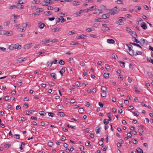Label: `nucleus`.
<instances>
[{
	"instance_id": "nucleus-7",
	"label": "nucleus",
	"mask_w": 153,
	"mask_h": 153,
	"mask_svg": "<svg viewBox=\"0 0 153 153\" xmlns=\"http://www.w3.org/2000/svg\"><path fill=\"white\" fill-rule=\"evenodd\" d=\"M42 42L43 43H47L51 42V40L50 39H44L42 40Z\"/></svg>"
},
{
	"instance_id": "nucleus-63",
	"label": "nucleus",
	"mask_w": 153,
	"mask_h": 153,
	"mask_svg": "<svg viewBox=\"0 0 153 153\" xmlns=\"http://www.w3.org/2000/svg\"><path fill=\"white\" fill-rule=\"evenodd\" d=\"M129 66V68L130 69V70H132L133 69V66L131 64H130Z\"/></svg>"
},
{
	"instance_id": "nucleus-19",
	"label": "nucleus",
	"mask_w": 153,
	"mask_h": 153,
	"mask_svg": "<svg viewBox=\"0 0 153 153\" xmlns=\"http://www.w3.org/2000/svg\"><path fill=\"white\" fill-rule=\"evenodd\" d=\"M137 151L138 153H143L142 149L140 148H137Z\"/></svg>"
},
{
	"instance_id": "nucleus-30",
	"label": "nucleus",
	"mask_w": 153,
	"mask_h": 153,
	"mask_svg": "<svg viewBox=\"0 0 153 153\" xmlns=\"http://www.w3.org/2000/svg\"><path fill=\"white\" fill-rule=\"evenodd\" d=\"M107 115L108 118H109V119H108V120L111 121L112 120V118L111 117H110L111 115V114L110 113H108L107 114Z\"/></svg>"
},
{
	"instance_id": "nucleus-28",
	"label": "nucleus",
	"mask_w": 153,
	"mask_h": 153,
	"mask_svg": "<svg viewBox=\"0 0 153 153\" xmlns=\"http://www.w3.org/2000/svg\"><path fill=\"white\" fill-rule=\"evenodd\" d=\"M39 113L42 116H45L46 114L45 112L43 111H41L39 112Z\"/></svg>"
},
{
	"instance_id": "nucleus-26",
	"label": "nucleus",
	"mask_w": 153,
	"mask_h": 153,
	"mask_svg": "<svg viewBox=\"0 0 153 153\" xmlns=\"http://www.w3.org/2000/svg\"><path fill=\"white\" fill-rule=\"evenodd\" d=\"M17 8L19 9H22L24 8V6L22 5H18L17 6Z\"/></svg>"
},
{
	"instance_id": "nucleus-15",
	"label": "nucleus",
	"mask_w": 153,
	"mask_h": 153,
	"mask_svg": "<svg viewBox=\"0 0 153 153\" xmlns=\"http://www.w3.org/2000/svg\"><path fill=\"white\" fill-rule=\"evenodd\" d=\"M57 115L61 117H64L65 114L63 112H58L57 114Z\"/></svg>"
},
{
	"instance_id": "nucleus-6",
	"label": "nucleus",
	"mask_w": 153,
	"mask_h": 153,
	"mask_svg": "<svg viewBox=\"0 0 153 153\" xmlns=\"http://www.w3.org/2000/svg\"><path fill=\"white\" fill-rule=\"evenodd\" d=\"M25 59H26V58H21L17 60V62L18 63H20L22 62L23 61H25Z\"/></svg>"
},
{
	"instance_id": "nucleus-17",
	"label": "nucleus",
	"mask_w": 153,
	"mask_h": 153,
	"mask_svg": "<svg viewBox=\"0 0 153 153\" xmlns=\"http://www.w3.org/2000/svg\"><path fill=\"white\" fill-rule=\"evenodd\" d=\"M145 40L144 39H141L140 41H139V42L141 45H142L145 43Z\"/></svg>"
},
{
	"instance_id": "nucleus-24",
	"label": "nucleus",
	"mask_w": 153,
	"mask_h": 153,
	"mask_svg": "<svg viewBox=\"0 0 153 153\" xmlns=\"http://www.w3.org/2000/svg\"><path fill=\"white\" fill-rule=\"evenodd\" d=\"M139 131L140 133L139 135L141 136L142 134V133L144 132V130L142 128L139 129Z\"/></svg>"
},
{
	"instance_id": "nucleus-45",
	"label": "nucleus",
	"mask_w": 153,
	"mask_h": 153,
	"mask_svg": "<svg viewBox=\"0 0 153 153\" xmlns=\"http://www.w3.org/2000/svg\"><path fill=\"white\" fill-rule=\"evenodd\" d=\"M116 1L118 4H122L123 3V1L121 0H117Z\"/></svg>"
},
{
	"instance_id": "nucleus-58",
	"label": "nucleus",
	"mask_w": 153,
	"mask_h": 153,
	"mask_svg": "<svg viewBox=\"0 0 153 153\" xmlns=\"http://www.w3.org/2000/svg\"><path fill=\"white\" fill-rule=\"evenodd\" d=\"M101 96L102 97H105V93L104 92H102L101 93Z\"/></svg>"
},
{
	"instance_id": "nucleus-49",
	"label": "nucleus",
	"mask_w": 153,
	"mask_h": 153,
	"mask_svg": "<svg viewBox=\"0 0 153 153\" xmlns=\"http://www.w3.org/2000/svg\"><path fill=\"white\" fill-rule=\"evenodd\" d=\"M86 30L87 32H91L93 31L92 29L91 28H88L86 29Z\"/></svg>"
},
{
	"instance_id": "nucleus-36",
	"label": "nucleus",
	"mask_w": 153,
	"mask_h": 153,
	"mask_svg": "<svg viewBox=\"0 0 153 153\" xmlns=\"http://www.w3.org/2000/svg\"><path fill=\"white\" fill-rule=\"evenodd\" d=\"M148 74L151 78L153 77V74L151 72H148Z\"/></svg>"
},
{
	"instance_id": "nucleus-59",
	"label": "nucleus",
	"mask_w": 153,
	"mask_h": 153,
	"mask_svg": "<svg viewBox=\"0 0 153 153\" xmlns=\"http://www.w3.org/2000/svg\"><path fill=\"white\" fill-rule=\"evenodd\" d=\"M25 120V119L23 117H21L20 121H24Z\"/></svg>"
},
{
	"instance_id": "nucleus-53",
	"label": "nucleus",
	"mask_w": 153,
	"mask_h": 153,
	"mask_svg": "<svg viewBox=\"0 0 153 153\" xmlns=\"http://www.w3.org/2000/svg\"><path fill=\"white\" fill-rule=\"evenodd\" d=\"M127 136L128 137L130 138H131L132 137L131 133H128L127 134Z\"/></svg>"
},
{
	"instance_id": "nucleus-11",
	"label": "nucleus",
	"mask_w": 153,
	"mask_h": 153,
	"mask_svg": "<svg viewBox=\"0 0 153 153\" xmlns=\"http://www.w3.org/2000/svg\"><path fill=\"white\" fill-rule=\"evenodd\" d=\"M65 69H66V68L65 67L62 68L61 69V70L60 71H59V72L60 74L62 76H63V74L62 72H65Z\"/></svg>"
},
{
	"instance_id": "nucleus-8",
	"label": "nucleus",
	"mask_w": 153,
	"mask_h": 153,
	"mask_svg": "<svg viewBox=\"0 0 153 153\" xmlns=\"http://www.w3.org/2000/svg\"><path fill=\"white\" fill-rule=\"evenodd\" d=\"M14 48L16 49H19L21 48V46L20 45H19L18 44H15L14 45Z\"/></svg>"
},
{
	"instance_id": "nucleus-25",
	"label": "nucleus",
	"mask_w": 153,
	"mask_h": 153,
	"mask_svg": "<svg viewBox=\"0 0 153 153\" xmlns=\"http://www.w3.org/2000/svg\"><path fill=\"white\" fill-rule=\"evenodd\" d=\"M131 34L133 36V38H136V37H137V34L135 32H132Z\"/></svg>"
},
{
	"instance_id": "nucleus-18",
	"label": "nucleus",
	"mask_w": 153,
	"mask_h": 153,
	"mask_svg": "<svg viewBox=\"0 0 153 153\" xmlns=\"http://www.w3.org/2000/svg\"><path fill=\"white\" fill-rule=\"evenodd\" d=\"M44 14L47 16H48L49 15H52L53 14V13L49 11L48 12H44Z\"/></svg>"
},
{
	"instance_id": "nucleus-1",
	"label": "nucleus",
	"mask_w": 153,
	"mask_h": 153,
	"mask_svg": "<svg viewBox=\"0 0 153 153\" xmlns=\"http://www.w3.org/2000/svg\"><path fill=\"white\" fill-rule=\"evenodd\" d=\"M117 7H115L111 10L109 9H106V12H107V13L111 15H115L118 13L119 11V10H117Z\"/></svg>"
},
{
	"instance_id": "nucleus-61",
	"label": "nucleus",
	"mask_w": 153,
	"mask_h": 153,
	"mask_svg": "<svg viewBox=\"0 0 153 153\" xmlns=\"http://www.w3.org/2000/svg\"><path fill=\"white\" fill-rule=\"evenodd\" d=\"M100 128H97V129H96V132L97 134H98V133L100 131Z\"/></svg>"
},
{
	"instance_id": "nucleus-2",
	"label": "nucleus",
	"mask_w": 153,
	"mask_h": 153,
	"mask_svg": "<svg viewBox=\"0 0 153 153\" xmlns=\"http://www.w3.org/2000/svg\"><path fill=\"white\" fill-rule=\"evenodd\" d=\"M129 50V54L133 56L134 55V53L133 50L132 49V46L131 45L127 44Z\"/></svg>"
},
{
	"instance_id": "nucleus-37",
	"label": "nucleus",
	"mask_w": 153,
	"mask_h": 153,
	"mask_svg": "<svg viewBox=\"0 0 153 153\" xmlns=\"http://www.w3.org/2000/svg\"><path fill=\"white\" fill-rule=\"evenodd\" d=\"M47 64L48 66L51 67L53 64V63L52 61H51V62L48 61L47 63Z\"/></svg>"
},
{
	"instance_id": "nucleus-3",
	"label": "nucleus",
	"mask_w": 153,
	"mask_h": 153,
	"mask_svg": "<svg viewBox=\"0 0 153 153\" xmlns=\"http://www.w3.org/2000/svg\"><path fill=\"white\" fill-rule=\"evenodd\" d=\"M12 34V33L11 31L10 32L7 31L3 30H0V34L2 35H6L7 36H10Z\"/></svg>"
},
{
	"instance_id": "nucleus-39",
	"label": "nucleus",
	"mask_w": 153,
	"mask_h": 153,
	"mask_svg": "<svg viewBox=\"0 0 153 153\" xmlns=\"http://www.w3.org/2000/svg\"><path fill=\"white\" fill-rule=\"evenodd\" d=\"M15 8H17V6L15 5L11 6L10 7V10H12Z\"/></svg>"
},
{
	"instance_id": "nucleus-42",
	"label": "nucleus",
	"mask_w": 153,
	"mask_h": 153,
	"mask_svg": "<svg viewBox=\"0 0 153 153\" xmlns=\"http://www.w3.org/2000/svg\"><path fill=\"white\" fill-rule=\"evenodd\" d=\"M79 44L78 42H72L71 43V44L72 45H76Z\"/></svg>"
},
{
	"instance_id": "nucleus-16",
	"label": "nucleus",
	"mask_w": 153,
	"mask_h": 153,
	"mask_svg": "<svg viewBox=\"0 0 153 153\" xmlns=\"http://www.w3.org/2000/svg\"><path fill=\"white\" fill-rule=\"evenodd\" d=\"M38 24L39 27L41 29H42L45 26L44 24L42 22L39 23Z\"/></svg>"
},
{
	"instance_id": "nucleus-20",
	"label": "nucleus",
	"mask_w": 153,
	"mask_h": 153,
	"mask_svg": "<svg viewBox=\"0 0 153 153\" xmlns=\"http://www.w3.org/2000/svg\"><path fill=\"white\" fill-rule=\"evenodd\" d=\"M119 62L120 64V65L122 67L124 68L125 66V63L121 61H119Z\"/></svg>"
},
{
	"instance_id": "nucleus-40",
	"label": "nucleus",
	"mask_w": 153,
	"mask_h": 153,
	"mask_svg": "<svg viewBox=\"0 0 153 153\" xmlns=\"http://www.w3.org/2000/svg\"><path fill=\"white\" fill-rule=\"evenodd\" d=\"M67 127L68 128H71L72 129H74L75 128L76 126H71V125H69V124H68L67 126Z\"/></svg>"
},
{
	"instance_id": "nucleus-10",
	"label": "nucleus",
	"mask_w": 153,
	"mask_h": 153,
	"mask_svg": "<svg viewBox=\"0 0 153 153\" xmlns=\"http://www.w3.org/2000/svg\"><path fill=\"white\" fill-rule=\"evenodd\" d=\"M141 27L144 30H146L147 28L146 24L144 22H143L142 23Z\"/></svg>"
},
{
	"instance_id": "nucleus-47",
	"label": "nucleus",
	"mask_w": 153,
	"mask_h": 153,
	"mask_svg": "<svg viewBox=\"0 0 153 153\" xmlns=\"http://www.w3.org/2000/svg\"><path fill=\"white\" fill-rule=\"evenodd\" d=\"M135 7L136 8V10H140L141 9V7L138 6H136Z\"/></svg>"
},
{
	"instance_id": "nucleus-31",
	"label": "nucleus",
	"mask_w": 153,
	"mask_h": 153,
	"mask_svg": "<svg viewBox=\"0 0 153 153\" xmlns=\"http://www.w3.org/2000/svg\"><path fill=\"white\" fill-rule=\"evenodd\" d=\"M132 142L133 143L135 144H137L138 143V141L136 139L132 138L131 139Z\"/></svg>"
},
{
	"instance_id": "nucleus-55",
	"label": "nucleus",
	"mask_w": 153,
	"mask_h": 153,
	"mask_svg": "<svg viewBox=\"0 0 153 153\" xmlns=\"http://www.w3.org/2000/svg\"><path fill=\"white\" fill-rule=\"evenodd\" d=\"M57 61L56 59H54L53 61H52L53 63L56 64L57 63Z\"/></svg>"
},
{
	"instance_id": "nucleus-57",
	"label": "nucleus",
	"mask_w": 153,
	"mask_h": 153,
	"mask_svg": "<svg viewBox=\"0 0 153 153\" xmlns=\"http://www.w3.org/2000/svg\"><path fill=\"white\" fill-rule=\"evenodd\" d=\"M45 53V52H41L39 53H37L36 54H37V56H39L41 54H44Z\"/></svg>"
},
{
	"instance_id": "nucleus-35",
	"label": "nucleus",
	"mask_w": 153,
	"mask_h": 153,
	"mask_svg": "<svg viewBox=\"0 0 153 153\" xmlns=\"http://www.w3.org/2000/svg\"><path fill=\"white\" fill-rule=\"evenodd\" d=\"M147 61L148 62H151L152 64H153V62L152 59H151V58H147Z\"/></svg>"
},
{
	"instance_id": "nucleus-23",
	"label": "nucleus",
	"mask_w": 153,
	"mask_h": 153,
	"mask_svg": "<svg viewBox=\"0 0 153 153\" xmlns=\"http://www.w3.org/2000/svg\"><path fill=\"white\" fill-rule=\"evenodd\" d=\"M25 145V143L24 142H22L21 145V146L19 148L21 150H22L23 148L24 147Z\"/></svg>"
},
{
	"instance_id": "nucleus-48",
	"label": "nucleus",
	"mask_w": 153,
	"mask_h": 153,
	"mask_svg": "<svg viewBox=\"0 0 153 153\" xmlns=\"http://www.w3.org/2000/svg\"><path fill=\"white\" fill-rule=\"evenodd\" d=\"M56 24H57L60 22L61 19L60 18H56Z\"/></svg>"
},
{
	"instance_id": "nucleus-50",
	"label": "nucleus",
	"mask_w": 153,
	"mask_h": 153,
	"mask_svg": "<svg viewBox=\"0 0 153 153\" xmlns=\"http://www.w3.org/2000/svg\"><path fill=\"white\" fill-rule=\"evenodd\" d=\"M13 16L15 19L18 18L19 17V15H13Z\"/></svg>"
},
{
	"instance_id": "nucleus-64",
	"label": "nucleus",
	"mask_w": 153,
	"mask_h": 153,
	"mask_svg": "<svg viewBox=\"0 0 153 153\" xmlns=\"http://www.w3.org/2000/svg\"><path fill=\"white\" fill-rule=\"evenodd\" d=\"M110 69V67L108 65H106V69L108 70Z\"/></svg>"
},
{
	"instance_id": "nucleus-62",
	"label": "nucleus",
	"mask_w": 153,
	"mask_h": 153,
	"mask_svg": "<svg viewBox=\"0 0 153 153\" xmlns=\"http://www.w3.org/2000/svg\"><path fill=\"white\" fill-rule=\"evenodd\" d=\"M75 85L78 87H79L80 85V83L79 82H75Z\"/></svg>"
},
{
	"instance_id": "nucleus-38",
	"label": "nucleus",
	"mask_w": 153,
	"mask_h": 153,
	"mask_svg": "<svg viewBox=\"0 0 153 153\" xmlns=\"http://www.w3.org/2000/svg\"><path fill=\"white\" fill-rule=\"evenodd\" d=\"M48 115L49 116H51V117H53L54 116V114L53 113L49 112Z\"/></svg>"
},
{
	"instance_id": "nucleus-13",
	"label": "nucleus",
	"mask_w": 153,
	"mask_h": 153,
	"mask_svg": "<svg viewBox=\"0 0 153 153\" xmlns=\"http://www.w3.org/2000/svg\"><path fill=\"white\" fill-rule=\"evenodd\" d=\"M80 2L79 1H75L73 2V4L74 6H77L80 4Z\"/></svg>"
},
{
	"instance_id": "nucleus-32",
	"label": "nucleus",
	"mask_w": 153,
	"mask_h": 153,
	"mask_svg": "<svg viewBox=\"0 0 153 153\" xmlns=\"http://www.w3.org/2000/svg\"><path fill=\"white\" fill-rule=\"evenodd\" d=\"M85 145L86 146H91V145L90 144V142L89 141H87L85 143Z\"/></svg>"
},
{
	"instance_id": "nucleus-9",
	"label": "nucleus",
	"mask_w": 153,
	"mask_h": 153,
	"mask_svg": "<svg viewBox=\"0 0 153 153\" xmlns=\"http://www.w3.org/2000/svg\"><path fill=\"white\" fill-rule=\"evenodd\" d=\"M34 111H35L33 110H27L25 111L26 114L28 115H29L30 114H33Z\"/></svg>"
},
{
	"instance_id": "nucleus-22",
	"label": "nucleus",
	"mask_w": 153,
	"mask_h": 153,
	"mask_svg": "<svg viewBox=\"0 0 153 153\" xmlns=\"http://www.w3.org/2000/svg\"><path fill=\"white\" fill-rule=\"evenodd\" d=\"M51 76L53 77L54 79H55L56 78V74L54 73H51Z\"/></svg>"
},
{
	"instance_id": "nucleus-46",
	"label": "nucleus",
	"mask_w": 153,
	"mask_h": 153,
	"mask_svg": "<svg viewBox=\"0 0 153 153\" xmlns=\"http://www.w3.org/2000/svg\"><path fill=\"white\" fill-rule=\"evenodd\" d=\"M103 20L102 18H99L97 19L96 21H97L98 22H101L102 21H103Z\"/></svg>"
},
{
	"instance_id": "nucleus-52",
	"label": "nucleus",
	"mask_w": 153,
	"mask_h": 153,
	"mask_svg": "<svg viewBox=\"0 0 153 153\" xmlns=\"http://www.w3.org/2000/svg\"><path fill=\"white\" fill-rule=\"evenodd\" d=\"M27 24L25 23H23L22 24V26L23 27H27Z\"/></svg>"
},
{
	"instance_id": "nucleus-60",
	"label": "nucleus",
	"mask_w": 153,
	"mask_h": 153,
	"mask_svg": "<svg viewBox=\"0 0 153 153\" xmlns=\"http://www.w3.org/2000/svg\"><path fill=\"white\" fill-rule=\"evenodd\" d=\"M99 105L100 107H103L104 106V104L100 102H99Z\"/></svg>"
},
{
	"instance_id": "nucleus-12",
	"label": "nucleus",
	"mask_w": 153,
	"mask_h": 153,
	"mask_svg": "<svg viewBox=\"0 0 153 153\" xmlns=\"http://www.w3.org/2000/svg\"><path fill=\"white\" fill-rule=\"evenodd\" d=\"M63 108V107L62 105H59L56 106V108L57 110H62Z\"/></svg>"
},
{
	"instance_id": "nucleus-44",
	"label": "nucleus",
	"mask_w": 153,
	"mask_h": 153,
	"mask_svg": "<svg viewBox=\"0 0 153 153\" xmlns=\"http://www.w3.org/2000/svg\"><path fill=\"white\" fill-rule=\"evenodd\" d=\"M52 39H50L51 42H56L58 41L57 39H54L53 40H51Z\"/></svg>"
},
{
	"instance_id": "nucleus-43",
	"label": "nucleus",
	"mask_w": 153,
	"mask_h": 153,
	"mask_svg": "<svg viewBox=\"0 0 153 153\" xmlns=\"http://www.w3.org/2000/svg\"><path fill=\"white\" fill-rule=\"evenodd\" d=\"M14 137L17 139H19L20 138V135L19 134H15L14 135Z\"/></svg>"
},
{
	"instance_id": "nucleus-29",
	"label": "nucleus",
	"mask_w": 153,
	"mask_h": 153,
	"mask_svg": "<svg viewBox=\"0 0 153 153\" xmlns=\"http://www.w3.org/2000/svg\"><path fill=\"white\" fill-rule=\"evenodd\" d=\"M65 63L64 61L62 59H60L59 62V63L62 65H64Z\"/></svg>"
},
{
	"instance_id": "nucleus-27",
	"label": "nucleus",
	"mask_w": 153,
	"mask_h": 153,
	"mask_svg": "<svg viewBox=\"0 0 153 153\" xmlns=\"http://www.w3.org/2000/svg\"><path fill=\"white\" fill-rule=\"evenodd\" d=\"M87 37H88V36H87L86 35H81L78 36V37L79 38H85Z\"/></svg>"
},
{
	"instance_id": "nucleus-21",
	"label": "nucleus",
	"mask_w": 153,
	"mask_h": 153,
	"mask_svg": "<svg viewBox=\"0 0 153 153\" xmlns=\"http://www.w3.org/2000/svg\"><path fill=\"white\" fill-rule=\"evenodd\" d=\"M84 109L82 108H79L78 110V112L80 114H82L84 113Z\"/></svg>"
},
{
	"instance_id": "nucleus-54",
	"label": "nucleus",
	"mask_w": 153,
	"mask_h": 153,
	"mask_svg": "<svg viewBox=\"0 0 153 153\" xmlns=\"http://www.w3.org/2000/svg\"><path fill=\"white\" fill-rule=\"evenodd\" d=\"M101 89L102 92H105V87L103 86H102L101 88Z\"/></svg>"
},
{
	"instance_id": "nucleus-14",
	"label": "nucleus",
	"mask_w": 153,
	"mask_h": 153,
	"mask_svg": "<svg viewBox=\"0 0 153 153\" xmlns=\"http://www.w3.org/2000/svg\"><path fill=\"white\" fill-rule=\"evenodd\" d=\"M107 42L109 43H114L115 42V41L113 39H108Z\"/></svg>"
},
{
	"instance_id": "nucleus-33",
	"label": "nucleus",
	"mask_w": 153,
	"mask_h": 153,
	"mask_svg": "<svg viewBox=\"0 0 153 153\" xmlns=\"http://www.w3.org/2000/svg\"><path fill=\"white\" fill-rule=\"evenodd\" d=\"M48 145L49 146L51 147L53 145V143L51 142H49L48 143Z\"/></svg>"
},
{
	"instance_id": "nucleus-4",
	"label": "nucleus",
	"mask_w": 153,
	"mask_h": 153,
	"mask_svg": "<svg viewBox=\"0 0 153 153\" xmlns=\"http://www.w3.org/2000/svg\"><path fill=\"white\" fill-rule=\"evenodd\" d=\"M52 3V1L51 2L50 0H44V1L42 2L40 4L43 6H47L48 4H51Z\"/></svg>"
},
{
	"instance_id": "nucleus-5",
	"label": "nucleus",
	"mask_w": 153,
	"mask_h": 153,
	"mask_svg": "<svg viewBox=\"0 0 153 153\" xmlns=\"http://www.w3.org/2000/svg\"><path fill=\"white\" fill-rule=\"evenodd\" d=\"M33 46V44L32 43H30L28 44H27L25 45L24 46V48L25 49H27L30 48L31 47Z\"/></svg>"
},
{
	"instance_id": "nucleus-34",
	"label": "nucleus",
	"mask_w": 153,
	"mask_h": 153,
	"mask_svg": "<svg viewBox=\"0 0 153 153\" xmlns=\"http://www.w3.org/2000/svg\"><path fill=\"white\" fill-rule=\"evenodd\" d=\"M142 52L141 51H137L136 52V54H135V55H142Z\"/></svg>"
},
{
	"instance_id": "nucleus-41",
	"label": "nucleus",
	"mask_w": 153,
	"mask_h": 153,
	"mask_svg": "<svg viewBox=\"0 0 153 153\" xmlns=\"http://www.w3.org/2000/svg\"><path fill=\"white\" fill-rule=\"evenodd\" d=\"M14 48V45H10L9 47V49L10 50H13Z\"/></svg>"
},
{
	"instance_id": "nucleus-51",
	"label": "nucleus",
	"mask_w": 153,
	"mask_h": 153,
	"mask_svg": "<svg viewBox=\"0 0 153 153\" xmlns=\"http://www.w3.org/2000/svg\"><path fill=\"white\" fill-rule=\"evenodd\" d=\"M131 43V44H132L134 45H135V46H137L140 47V48H142L141 47V46H140L139 44H137L134 43Z\"/></svg>"
},
{
	"instance_id": "nucleus-56",
	"label": "nucleus",
	"mask_w": 153,
	"mask_h": 153,
	"mask_svg": "<svg viewBox=\"0 0 153 153\" xmlns=\"http://www.w3.org/2000/svg\"><path fill=\"white\" fill-rule=\"evenodd\" d=\"M80 65L83 67H84L85 66V64L83 62H81Z\"/></svg>"
}]
</instances>
